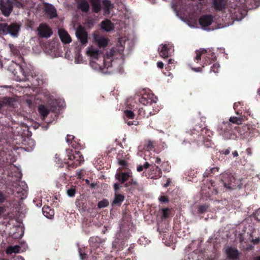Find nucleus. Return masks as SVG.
<instances>
[{
  "instance_id": "nucleus-51",
  "label": "nucleus",
  "mask_w": 260,
  "mask_h": 260,
  "mask_svg": "<svg viewBox=\"0 0 260 260\" xmlns=\"http://www.w3.org/2000/svg\"><path fill=\"white\" fill-rule=\"evenodd\" d=\"M258 241H259V240H258V239H255V240H254V243H257Z\"/></svg>"
},
{
  "instance_id": "nucleus-10",
  "label": "nucleus",
  "mask_w": 260,
  "mask_h": 260,
  "mask_svg": "<svg viewBox=\"0 0 260 260\" xmlns=\"http://www.w3.org/2000/svg\"><path fill=\"white\" fill-rule=\"evenodd\" d=\"M228 257L232 259H236L239 257V252L236 249L228 247L225 249Z\"/></svg>"
},
{
  "instance_id": "nucleus-41",
  "label": "nucleus",
  "mask_w": 260,
  "mask_h": 260,
  "mask_svg": "<svg viewBox=\"0 0 260 260\" xmlns=\"http://www.w3.org/2000/svg\"><path fill=\"white\" fill-rule=\"evenodd\" d=\"M149 166V164L148 162H146L144 165L143 166V167L145 168H148Z\"/></svg>"
},
{
  "instance_id": "nucleus-40",
  "label": "nucleus",
  "mask_w": 260,
  "mask_h": 260,
  "mask_svg": "<svg viewBox=\"0 0 260 260\" xmlns=\"http://www.w3.org/2000/svg\"><path fill=\"white\" fill-rule=\"evenodd\" d=\"M143 168H144V167L143 166H139L137 167V171L141 172L143 170Z\"/></svg>"
},
{
  "instance_id": "nucleus-46",
  "label": "nucleus",
  "mask_w": 260,
  "mask_h": 260,
  "mask_svg": "<svg viewBox=\"0 0 260 260\" xmlns=\"http://www.w3.org/2000/svg\"><path fill=\"white\" fill-rule=\"evenodd\" d=\"M4 200L3 196L0 193V202H2Z\"/></svg>"
},
{
  "instance_id": "nucleus-45",
  "label": "nucleus",
  "mask_w": 260,
  "mask_h": 260,
  "mask_svg": "<svg viewBox=\"0 0 260 260\" xmlns=\"http://www.w3.org/2000/svg\"><path fill=\"white\" fill-rule=\"evenodd\" d=\"M127 124L128 125H133V124H136V123H134L133 122H131V121H129V122H128L127 123Z\"/></svg>"
},
{
  "instance_id": "nucleus-28",
  "label": "nucleus",
  "mask_w": 260,
  "mask_h": 260,
  "mask_svg": "<svg viewBox=\"0 0 260 260\" xmlns=\"http://www.w3.org/2000/svg\"><path fill=\"white\" fill-rule=\"evenodd\" d=\"M204 50H198L196 51V56L195 57L196 60H199L201 59V55L204 53Z\"/></svg>"
},
{
  "instance_id": "nucleus-50",
  "label": "nucleus",
  "mask_w": 260,
  "mask_h": 260,
  "mask_svg": "<svg viewBox=\"0 0 260 260\" xmlns=\"http://www.w3.org/2000/svg\"><path fill=\"white\" fill-rule=\"evenodd\" d=\"M253 260H260V256L256 257Z\"/></svg>"
},
{
  "instance_id": "nucleus-43",
  "label": "nucleus",
  "mask_w": 260,
  "mask_h": 260,
  "mask_svg": "<svg viewBox=\"0 0 260 260\" xmlns=\"http://www.w3.org/2000/svg\"><path fill=\"white\" fill-rule=\"evenodd\" d=\"M15 260H24L21 256H17Z\"/></svg>"
},
{
  "instance_id": "nucleus-7",
  "label": "nucleus",
  "mask_w": 260,
  "mask_h": 260,
  "mask_svg": "<svg viewBox=\"0 0 260 260\" xmlns=\"http://www.w3.org/2000/svg\"><path fill=\"white\" fill-rule=\"evenodd\" d=\"M9 34L11 36L16 37L18 36L20 30V25L17 23H12L8 25Z\"/></svg>"
},
{
  "instance_id": "nucleus-3",
  "label": "nucleus",
  "mask_w": 260,
  "mask_h": 260,
  "mask_svg": "<svg viewBox=\"0 0 260 260\" xmlns=\"http://www.w3.org/2000/svg\"><path fill=\"white\" fill-rule=\"evenodd\" d=\"M12 2L10 0H2L0 2V9L3 14L9 16L12 10Z\"/></svg>"
},
{
  "instance_id": "nucleus-54",
  "label": "nucleus",
  "mask_w": 260,
  "mask_h": 260,
  "mask_svg": "<svg viewBox=\"0 0 260 260\" xmlns=\"http://www.w3.org/2000/svg\"><path fill=\"white\" fill-rule=\"evenodd\" d=\"M190 27H195V26H194V25H190Z\"/></svg>"
},
{
  "instance_id": "nucleus-36",
  "label": "nucleus",
  "mask_w": 260,
  "mask_h": 260,
  "mask_svg": "<svg viewBox=\"0 0 260 260\" xmlns=\"http://www.w3.org/2000/svg\"><path fill=\"white\" fill-rule=\"evenodd\" d=\"M114 187L115 191H117L120 188V186L117 183H115L114 185Z\"/></svg>"
},
{
  "instance_id": "nucleus-31",
  "label": "nucleus",
  "mask_w": 260,
  "mask_h": 260,
  "mask_svg": "<svg viewBox=\"0 0 260 260\" xmlns=\"http://www.w3.org/2000/svg\"><path fill=\"white\" fill-rule=\"evenodd\" d=\"M219 68V64L215 63V64H213V66L212 67V70L214 72L216 73V72H218Z\"/></svg>"
},
{
  "instance_id": "nucleus-47",
  "label": "nucleus",
  "mask_w": 260,
  "mask_h": 260,
  "mask_svg": "<svg viewBox=\"0 0 260 260\" xmlns=\"http://www.w3.org/2000/svg\"><path fill=\"white\" fill-rule=\"evenodd\" d=\"M156 162L157 163H159L160 161V159L158 158H157L156 159V160H155Z\"/></svg>"
},
{
  "instance_id": "nucleus-14",
  "label": "nucleus",
  "mask_w": 260,
  "mask_h": 260,
  "mask_svg": "<svg viewBox=\"0 0 260 260\" xmlns=\"http://www.w3.org/2000/svg\"><path fill=\"white\" fill-rule=\"evenodd\" d=\"M78 8L83 12H87L89 10V6L86 1L79 0L78 2Z\"/></svg>"
},
{
  "instance_id": "nucleus-1",
  "label": "nucleus",
  "mask_w": 260,
  "mask_h": 260,
  "mask_svg": "<svg viewBox=\"0 0 260 260\" xmlns=\"http://www.w3.org/2000/svg\"><path fill=\"white\" fill-rule=\"evenodd\" d=\"M118 43L119 44L117 45V46L119 45L118 49L112 48L109 52L107 53L106 56L104 57L103 68L98 62L101 55L99 50L92 45L89 46L86 49V53L89 57L90 64L91 68L95 70L101 71L105 74L108 73L107 71H104V68L108 69L110 67L112 66V57L113 56L117 55L118 54H119V55H121L124 50L125 39L123 38L119 39Z\"/></svg>"
},
{
  "instance_id": "nucleus-49",
  "label": "nucleus",
  "mask_w": 260,
  "mask_h": 260,
  "mask_svg": "<svg viewBox=\"0 0 260 260\" xmlns=\"http://www.w3.org/2000/svg\"><path fill=\"white\" fill-rule=\"evenodd\" d=\"M9 46L11 49H12V48L14 47V46L12 44H9Z\"/></svg>"
},
{
  "instance_id": "nucleus-13",
  "label": "nucleus",
  "mask_w": 260,
  "mask_h": 260,
  "mask_svg": "<svg viewBox=\"0 0 260 260\" xmlns=\"http://www.w3.org/2000/svg\"><path fill=\"white\" fill-rule=\"evenodd\" d=\"M101 27L106 31H110L114 28L113 24L108 20L103 21L101 23Z\"/></svg>"
},
{
  "instance_id": "nucleus-21",
  "label": "nucleus",
  "mask_w": 260,
  "mask_h": 260,
  "mask_svg": "<svg viewBox=\"0 0 260 260\" xmlns=\"http://www.w3.org/2000/svg\"><path fill=\"white\" fill-rule=\"evenodd\" d=\"M8 25L7 23H0V35H8Z\"/></svg>"
},
{
  "instance_id": "nucleus-15",
  "label": "nucleus",
  "mask_w": 260,
  "mask_h": 260,
  "mask_svg": "<svg viewBox=\"0 0 260 260\" xmlns=\"http://www.w3.org/2000/svg\"><path fill=\"white\" fill-rule=\"evenodd\" d=\"M131 173L130 172H127L123 173L121 175L116 174L115 177L121 183H123L131 177Z\"/></svg>"
},
{
  "instance_id": "nucleus-56",
  "label": "nucleus",
  "mask_w": 260,
  "mask_h": 260,
  "mask_svg": "<svg viewBox=\"0 0 260 260\" xmlns=\"http://www.w3.org/2000/svg\"><path fill=\"white\" fill-rule=\"evenodd\" d=\"M77 63H80V62L79 61H77V59H76V61H75Z\"/></svg>"
},
{
  "instance_id": "nucleus-23",
  "label": "nucleus",
  "mask_w": 260,
  "mask_h": 260,
  "mask_svg": "<svg viewBox=\"0 0 260 260\" xmlns=\"http://www.w3.org/2000/svg\"><path fill=\"white\" fill-rule=\"evenodd\" d=\"M39 111L40 113L43 117L47 116L49 112L48 110L44 106H40L39 107Z\"/></svg>"
},
{
  "instance_id": "nucleus-34",
  "label": "nucleus",
  "mask_w": 260,
  "mask_h": 260,
  "mask_svg": "<svg viewBox=\"0 0 260 260\" xmlns=\"http://www.w3.org/2000/svg\"><path fill=\"white\" fill-rule=\"evenodd\" d=\"M153 147V143L151 141H149L147 144V148L151 149Z\"/></svg>"
},
{
  "instance_id": "nucleus-9",
  "label": "nucleus",
  "mask_w": 260,
  "mask_h": 260,
  "mask_svg": "<svg viewBox=\"0 0 260 260\" xmlns=\"http://www.w3.org/2000/svg\"><path fill=\"white\" fill-rule=\"evenodd\" d=\"M199 22L202 27L205 29L206 27L209 26L212 23V17L209 15L202 16L200 18Z\"/></svg>"
},
{
  "instance_id": "nucleus-17",
  "label": "nucleus",
  "mask_w": 260,
  "mask_h": 260,
  "mask_svg": "<svg viewBox=\"0 0 260 260\" xmlns=\"http://www.w3.org/2000/svg\"><path fill=\"white\" fill-rule=\"evenodd\" d=\"M225 0H214V7L216 10H220L224 8Z\"/></svg>"
},
{
  "instance_id": "nucleus-35",
  "label": "nucleus",
  "mask_w": 260,
  "mask_h": 260,
  "mask_svg": "<svg viewBox=\"0 0 260 260\" xmlns=\"http://www.w3.org/2000/svg\"><path fill=\"white\" fill-rule=\"evenodd\" d=\"M157 66L158 68L162 69L164 67V63L161 61H159L157 63Z\"/></svg>"
},
{
  "instance_id": "nucleus-6",
  "label": "nucleus",
  "mask_w": 260,
  "mask_h": 260,
  "mask_svg": "<svg viewBox=\"0 0 260 260\" xmlns=\"http://www.w3.org/2000/svg\"><path fill=\"white\" fill-rule=\"evenodd\" d=\"M58 35L63 43L69 44L71 42L72 39L68 32L65 30L59 29L58 30Z\"/></svg>"
},
{
  "instance_id": "nucleus-44",
  "label": "nucleus",
  "mask_w": 260,
  "mask_h": 260,
  "mask_svg": "<svg viewBox=\"0 0 260 260\" xmlns=\"http://www.w3.org/2000/svg\"><path fill=\"white\" fill-rule=\"evenodd\" d=\"M233 154L234 155V157H236L238 155V152L237 151H234L233 153Z\"/></svg>"
},
{
  "instance_id": "nucleus-25",
  "label": "nucleus",
  "mask_w": 260,
  "mask_h": 260,
  "mask_svg": "<svg viewBox=\"0 0 260 260\" xmlns=\"http://www.w3.org/2000/svg\"><path fill=\"white\" fill-rule=\"evenodd\" d=\"M103 5L106 11H108V10L112 8V5L111 4L110 2L108 0H104L103 1ZM108 13V12H107Z\"/></svg>"
},
{
  "instance_id": "nucleus-24",
  "label": "nucleus",
  "mask_w": 260,
  "mask_h": 260,
  "mask_svg": "<svg viewBox=\"0 0 260 260\" xmlns=\"http://www.w3.org/2000/svg\"><path fill=\"white\" fill-rule=\"evenodd\" d=\"M230 121L233 123H235L237 124H241L242 123L241 119L236 117H231L230 118Z\"/></svg>"
},
{
  "instance_id": "nucleus-30",
  "label": "nucleus",
  "mask_w": 260,
  "mask_h": 260,
  "mask_svg": "<svg viewBox=\"0 0 260 260\" xmlns=\"http://www.w3.org/2000/svg\"><path fill=\"white\" fill-rule=\"evenodd\" d=\"M67 193L69 197H72L74 196V195L75 194V190L73 188H71V189L68 190Z\"/></svg>"
},
{
  "instance_id": "nucleus-57",
  "label": "nucleus",
  "mask_w": 260,
  "mask_h": 260,
  "mask_svg": "<svg viewBox=\"0 0 260 260\" xmlns=\"http://www.w3.org/2000/svg\"><path fill=\"white\" fill-rule=\"evenodd\" d=\"M2 210H3V209L2 208H0V211H1Z\"/></svg>"
},
{
  "instance_id": "nucleus-55",
  "label": "nucleus",
  "mask_w": 260,
  "mask_h": 260,
  "mask_svg": "<svg viewBox=\"0 0 260 260\" xmlns=\"http://www.w3.org/2000/svg\"><path fill=\"white\" fill-rule=\"evenodd\" d=\"M143 100H144V98H142V99H141V100L140 101V102H141V103H143Z\"/></svg>"
},
{
  "instance_id": "nucleus-27",
  "label": "nucleus",
  "mask_w": 260,
  "mask_h": 260,
  "mask_svg": "<svg viewBox=\"0 0 260 260\" xmlns=\"http://www.w3.org/2000/svg\"><path fill=\"white\" fill-rule=\"evenodd\" d=\"M124 113L125 116L129 119H133L134 118L135 114L131 110H125Z\"/></svg>"
},
{
  "instance_id": "nucleus-48",
  "label": "nucleus",
  "mask_w": 260,
  "mask_h": 260,
  "mask_svg": "<svg viewBox=\"0 0 260 260\" xmlns=\"http://www.w3.org/2000/svg\"><path fill=\"white\" fill-rule=\"evenodd\" d=\"M173 60L172 59H169V61H168V63L170 64V63H173Z\"/></svg>"
},
{
  "instance_id": "nucleus-16",
  "label": "nucleus",
  "mask_w": 260,
  "mask_h": 260,
  "mask_svg": "<svg viewBox=\"0 0 260 260\" xmlns=\"http://www.w3.org/2000/svg\"><path fill=\"white\" fill-rule=\"evenodd\" d=\"M42 212L44 216L47 218L51 219L54 215V210L50 208L49 207L43 208Z\"/></svg>"
},
{
  "instance_id": "nucleus-52",
  "label": "nucleus",
  "mask_w": 260,
  "mask_h": 260,
  "mask_svg": "<svg viewBox=\"0 0 260 260\" xmlns=\"http://www.w3.org/2000/svg\"><path fill=\"white\" fill-rule=\"evenodd\" d=\"M25 77H26V76L25 75H24V78L21 79V80H24L25 79Z\"/></svg>"
},
{
  "instance_id": "nucleus-42",
  "label": "nucleus",
  "mask_w": 260,
  "mask_h": 260,
  "mask_svg": "<svg viewBox=\"0 0 260 260\" xmlns=\"http://www.w3.org/2000/svg\"><path fill=\"white\" fill-rule=\"evenodd\" d=\"M170 180H169V179H168V180H167V183H166V184H164V186H165V187H167V186L169 185V184H170Z\"/></svg>"
},
{
  "instance_id": "nucleus-18",
  "label": "nucleus",
  "mask_w": 260,
  "mask_h": 260,
  "mask_svg": "<svg viewBox=\"0 0 260 260\" xmlns=\"http://www.w3.org/2000/svg\"><path fill=\"white\" fill-rule=\"evenodd\" d=\"M94 12L98 13L101 10L100 0H90Z\"/></svg>"
},
{
  "instance_id": "nucleus-4",
  "label": "nucleus",
  "mask_w": 260,
  "mask_h": 260,
  "mask_svg": "<svg viewBox=\"0 0 260 260\" xmlns=\"http://www.w3.org/2000/svg\"><path fill=\"white\" fill-rule=\"evenodd\" d=\"M76 36L83 44H86L88 42V34L84 28L79 25L76 31Z\"/></svg>"
},
{
  "instance_id": "nucleus-39",
  "label": "nucleus",
  "mask_w": 260,
  "mask_h": 260,
  "mask_svg": "<svg viewBox=\"0 0 260 260\" xmlns=\"http://www.w3.org/2000/svg\"><path fill=\"white\" fill-rule=\"evenodd\" d=\"M118 163L121 166H125L126 165V162L125 161L123 160H120L118 161Z\"/></svg>"
},
{
  "instance_id": "nucleus-26",
  "label": "nucleus",
  "mask_w": 260,
  "mask_h": 260,
  "mask_svg": "<svg viewBox=\"0 0 260 260\" xmlns=\"http://www.w3.org/2000/svg\"><path fill=\"white\" fill-rule=\"evenodd\" d=\"M109 205V202L106 200H104L99 202L98 207L100 208H104Z\"/></svg>"
},
{
  "instance_id": "nucleus-19",
  "label": "nucleus",
  "mask_w": 260,
  "mask_h": 260,
  "mask_svg": "<svg viewBox=\"0 0 260 260\" xmlns=\"http://www.w3.org/2000/svg\"><path fill=\"white\" fill-rule=\"evenodd\" d=\"M124 199V196L116 193L113 202V204L119 205L123 201Z\"/></svg>"
},
{
  "instance_id": "nucleus-22",
  "label": "nucleus",
  "mask_w": 260,
  "mask_h": 260,
  "mask_svg": "<svg viewBox=\"0 0 260 260\" xmlns=\"http://www.w3.org/2000/svg\"><path fill=\"white\" fill-rule=\"evenodd\" d=\"M159 55L163 58L168 57L169 52L166 44L161 45V49L159 51Z\"/></svg>"
},
{
  "instance_id": "nucleus-29",
  "label": "nucleus",
  "mask_w": 260,
  "mask_h": 260,
  "mask_svg": "<svg viewBox=\"0 0 260 260\" xmlns=\"http://www.w3.org/2000/svg\"><path fill=\"white\" fill-rule=\"evenodd\" d=\"M11 99H3L2 100H0V108L3 107L4 105L7 104L8 103H9V101Z\"/></svg>"
},
{
  "instance_id": "nucleus-38",
  "label": "nucleus",
  "mask_w": 260,
  "mask_h": 260,
  "mask_svg": "<svg viewBox=\"0 0 260 260\" xmlns=\"http://www.w3.org/2000/svg\"><path fill=\"white\" fill-rule=\"evenodd\" d=\"M73 139V136H71V135H68L67 136V138L66 139V140L67 141V142H69V141H71L72 140V139Z\"/></svg>"
},
{
  "instance_id": "nucleus-20",
  "label": "nucleus",
  "mask_w": 260,
  "mask_h": 260,
  "mask_svg": "<svg viewBox=\"0 0 260 260\" xmlns=\"http://www.w3.org/2000/svg\"><path fill=\"white\" fill-rule=\"evenodd\" d=\"M20 250V247L18 245H15L14 246H9L6 250V253L7 254L16 253L19 252Z\"/></svg>"
},
{
  "instance_id": "nucleus-2",
  "label": "nucleus",
  "mask_w": 260,
  "mask_h": 260,
  "mask_svg": "<svg viewBox=\"0 0 260 260\" xmlns=\"http://www.w3.org/2000/svg\"><path fill=\"white\" fill-rule=\"evenodd\" d=\"M92 37L93 38V42L99 48H105L109 43V40L108 38L100 36L96 32H94L92 34Z\"/></svg>"
},
{
  "instance_id": "nucleus-37",
  "label": "nucleus",
  "mask_w": 260,
  "mask_h": 260,
  "mask_svg": "<svg viewBox=\"0 0 260 260\" xmlns=\"http://www.w3.org/2000/svg\"><path fill=\"white\" fill-rule=\"evenodd\" d=\"M199 210L201 212H203L206 210V207L204 206H201L199 207Z\"/></svg>"
},
{
  "instance_id": "nucleus-8",
  "label": "nucleus",
  "mask_w": 260,
  "mask_h": 260,
  "mask_svg": "<svg viewBox=\"0 0 260 260\" xmlns=\"http://www.w3.org/2000/svg\"><path fill=\"white\" fill-rule=\"evenodd\" d=\"M45 11L50 18H53L57 16L56 9L52 5H46L45 7Z\"/></svg>"
},
{
  "instance_id": "nucleus-53",
  "label": "nucleus",
  "mask_w": 260,
  "mask_h": 260,
  "mask_svg": "<svg viewBox=\"0 0 260 260\" xmlns=\"http://www.w3.org/2000/svg\"><path fill=\"white\" fill-rule=\"evenodd\" d=\"M194 71H195L196 72H199L200 70L198 69H194Z\"/></svg>"
},
{
  "instance_id": "nucleus-5",
  "label": "nucleus",
  "mask_w": 260,
  "mask_h": 260,
  "mask_svg": "<svg viewBox=\"0 0 260 260\" xmlns=\"http://www.w3.org/2000/svg\"><path fill=\"white\" fill-rule=\"evenodd\" d=\"M38 31L40 36L46 38H49L52 34L50 27L44 24L40 25L38 28Z\"/></svg>"
},
{
  "instance_id": "nucleus-12",
  "label": "nucleus",
  "mask_w": 260,
  "mask_h": 260,
  "mask_svg": "<svg viewBox=\"0 0 260 260\" xmlns=\"http://www.w3.org/2000/svg\"><path fill=\"white\" fill-rule=\"evenodd\" d=\"M25 184L23 182H21L18 186L16 187V191L18 193H21L22 196L21 198H25L27 194V191L26 190Z\"/></svg>"
},
{
  "instance_id": "nucleus-11",
  "label": "nucleus",
  "mask_w": 260,
  "mask_h": 260,
  "mask_svg": "<svg viewBox=\"0 0 260 260\" xmlns=\"http://www.w3.org/2000/svg\"><path fill=\"white\" fill-rule=\"evenodd\" d=\"M70 159H74V164L76 166L80 165L84 160L83 158L79 151H75L72 156L69 157Z\"/></svg>"
},
{
  "instance_id": "nucleus-33",
  "label": "nucleus",
  "mask_w": 260,
  "mask_h": 260,
  "mask_svg": "<svg viewBox=\"0 0 260 260\" xmlns=\"http://www.w3.org/2000/svg\"><path fill=\"white\" fill-rule=\"evenodd\" d=\"M159 201L162 203H165L168 201V199L166 196H161L159 198Z\"/></svg>"
},
{
  "instance_id": "nucleus-32",
  "label": "nucleus",
  "mask_w": 260,
  "mask_h": 260,
  "mask_svg": "<svg viewBox=\"0 0 260 260\" xmlns=\"http://www.w3.org/2000/svg\"><path fill=\"white\" fill-rule=\"evenodd\" d=\"M170 212V210L169 209H162V213L163 216L166 218L167 217L169 213Z\"/></svg>"
}]
</instances>
